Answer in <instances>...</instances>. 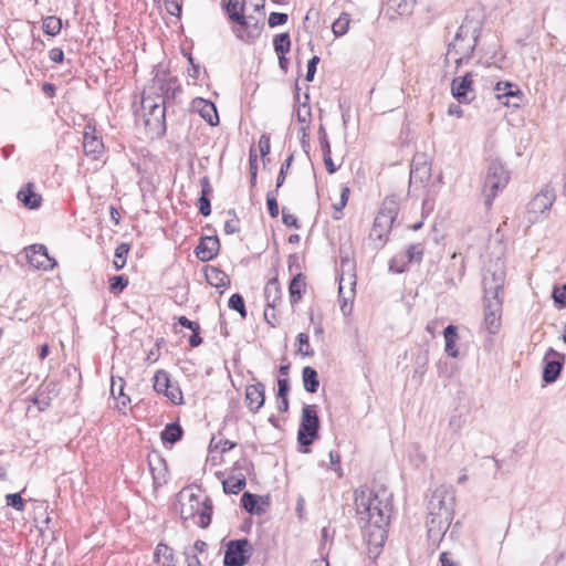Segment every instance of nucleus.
<instances>
[{
    "instance_id": "nucleus-36",
    "label": "nucleus",
    "mask_w": 566,
    "mask_h": 566,
    "mask_svg": "<svg viewBox=\"0 0 566 566\" xmlns=\"http://www.w3.org/2000/svg\"><path fill=\"white\" fill-rule=\"evenodd\" d=\"M154 557L157 563H161V566H175L174 551L164 543L156 546Z\"/></svg>"
},
{
    "instance_id": "nucleus-52",
    "label": "nucleus",
    "mask_w": 566,
    "mask_h": 566,
    "mask_svg": "<svg viewBox=\"0 0 566 566\" xmlns=\"http://www.w3.org/2000/svg\"><path fill=\"white\" fill-rule=\"evenodd\" d=\"M237 446L235 442L230 441L228 439L219 440L216 442V438L213 437L210 441L209 449L212 451L213 449H220L221 453H226L230 450H232Z\"/></svg>"
},
{
    "instance_id": "nucleus-5",
    "label": "nucleus",
    "mask_w": 566,
    "mask_h": 566,
    "mask_svg": "<svg viewBox=\"0 0 566 566\" xmlns=\"http://www.w3.org/2000/svg\"><path fill=\"white\" fill-rule=\"evenodd\" d=\"M484 292V325L486 331L495 335L501 328L502 298L499 294L503 290V272L486 273L483 276Z\"/></svg>"
},
{
    "instance_id": "nucleus-7",
    "label": "nucleus",
    "mask_w": 566,
    "mask_h": 566,
    "mask_svg": "<svg viewBox=\"0 0 566 566\" xmlns=\"http://www.w3.org/2000/svg\"><path fill=\"white\" fill-rule=\"evenodd\" d=\"M509 180L510 172L504 165L499 159L491 160L482 187L486 208L492 206L493 200L507 186Z\"/></svg>"
},
{
    "instance_id": "nucleus-64",
    "label": "nucleus",
    "mask_w": 566,
    "mask_h": 566,
    "mask_svg": "<svg viewBox=\"0 0 566 566\" xmlns=\"http://www.w3.org/2000/svg\"><path fill=\"white\" fill-rule=\"evenodd\" d=\"M439 562L441 566H461L459 562L450 558V553L448 552H442L440 554Z\"/></svg>"
},
{
    "instance_id": "nucleus-13",
    "label": "nucleus",
    "mask_w": 566,
    "mask_h": 566,
    "mask_svg": "<svg viewBox=\"0 0 566 566\" xmlns=\"http://www.w3.org/2000/svg\"><path fill=\"white\" fill-rule=\"evenodd\" d=\"M83 149L84 154L92 159H98L104 154L105 146L101 134L96 129L94 119H90L83 132Z\"/></svg>"
},
{
    "instance_id": "nucleus-20",
    "label": "nucleus",
    "mask_w": 566,
    "mask_h": 566,
    "mask_svg": "<svg viewBox=\"0 0 566 566\" xmlns=\"http://www.w3.org/2000/svg\"><path fill=\"white\" fill-rule=\"evenodd\" d=\"M387 526L388 525L380 526L378 524H371V527H363L369 545V554H373L375 557L380 553V549L387 538Z\"/></svg>"
},
{
    "instance_id": "nucleus-4",
    "label": "nucleus",
    "mask_w": 566,
    "mask_h": 566,
    "mask_svg": "<svg viewBox=\"0 0 566 566\" xmlns=\"http://www.w3.org/2000/svg\"><path fill=\"white\" fill-rule=\"evenodd\" d=\"M482 25L481 20L465 15L458 28L452 42L448 45V54L457 56V67L468 64L472 59L482 33Z\"/></svg>"
},
{
    "instance_id": "nucleus-51",
    "label": "nucleus",
    "mask_w": 566,
    "mask_h": 566,
    "mask_svg": "<svg viewBox=\"0 0 566 566\" xmlns=\"http://www.w3.org/2000/svg\"><path fill=\"white\" fill-rule=\"evenodd\" d=\"M407 264L405 255H396L389 262V271L394 273H402L406 271Z\"/></svg>"
},
{
    "instance_id": "nucleus-58",
    "label": "nucleus",
    "mask_w": 566,
    "mask_h": 566,
    "mask_svg": "<svg viewBox=\"0 0 566 566\" xmlns=\"http://www.w3.org/2000/svg\"><path fill=\"white\" fill-rule=\"evenodd\" d=\"M318 63H319V56H317V55H314L313 57H311L308 60L307 71H306V75H305V80L307 82H312L314 80Z\"/></svg>"
},
{
    "instance_id": "nucleus-34",
    "label": "nucleus",
    "mask_w": 566,
    "mask_h": 566,
    "mask_svg": "<svg viewBox=\"0 0 566 566\" xmlns=\"http://www.w3.org/2000/svg\"><path fill=\"white\" fill-rule=\"evenodd\" d=\"M212 511H213V504L210 497H206L203 502H201V506H199L197 511V515L199 520L196 522V524L200 528H207L211 523L212 517Z\"/></svg>"
},
{
    "instance_id": "nucleus-2",
    "label": "nucleus",
    "mask_w": 566,
    "mask_h": 566,
    "mask_svg": "<svg viewBox=\"0 0 566 566\" xmlns=\"http://www.w3.org/2000/svg\"><path fill=\"white\" fill-rule=\"evenodd\" d=\"M390 496L391 494L386 490L381 492H375L369 489L355 491V506L360 527H371V524L389 525L391 512Z\"/></svg>"
},
{
    "instance_id": "nucleus-40",
    "label": "nucleus",
    "mask_w": 566,
    "mask_h": 566,
    "mask_svg": "<svg viewBox=\"0 0 566 566\" xmlns=\"http://www.w3.org/2000/svg\"><path fill=\"white\" fill-rule=\"evenodd\" d=\"M350 23V15L347 12L340 13V15L333 22L332 31L336 38L343 36L348 32Z\"/></svg>"
},
{
    "instance_id": "nucleus-19",
    "label": "nucleus",
    "mask_w": 566,
    "mask_h": 566,
    "mask_svg": "<svg viewBox=\"0 0 566 566\" xmlns=\"http://www.w3.org/2000/svg\"><path fill=\"white\" fill-rule=\"evenodd\" d=\"M220 251V241L217 235H206L200 238L195 248V254L201 262L213 260Z\"/></svg>"
},
{
    "instance_id": "nucleus-45",
    "label": "nucleus",
    "mask_w": 566,
    "mask_h": 566,
    "mask_svg": "<svg viewBox=\"0 0 566 566\" xmlns=\"http://www.w3.org/2000/svg\"><path fill=\"white\" fill-rule=\"evenodd\" d=\"M423 253H424L423 244L422 243H413L407 248L406 253L403 255L407 259V263H411V262H420L422 260Z\"/></svg>"
},
{
    "instance_id": "nucleus-31",
    "label": "nucleus",
    "mask_w": 566,
    "mask_h": 566,
    "mask_svg": "<svg viewBox=\"0 0 566 566\" xmlns=\"http://www.w3.org/2000/svg\"><path fill=\"white\" fill-rule=\"evenodd\" d=\"M305 292V276L302 273H297L293 276L289 284V293L291 304L294 305L302 298Z\"/></svg>"
},
{
    "instance_id": "nucleus-43",
    "label": "nucleus",
    "mask_w": 566,
    "mask_h": 566,
    "mask_svg": "<svg viewBox=\"0 0 566 566\" xmlns=\"http://www.w3.org/2000/svg\"><path fill=\"white\" fill-rule=\"evenodd\" d=\"M228 306L230 310L238 312L241 318L244 319L247 317L245 302L240 293H234L230 296Z\"/></svg>"
},
{
    "instance_id": "nucleus-16",
    "label": "nucleus",
    "mask_w": 566,
    "mask_h": 566,
    "mask_svg": "<svg viewBox=\"0 0 566 566\" xmlns=\"http://www.w3.org/2000/svg\"><path fill=\"white\" fill-rule=\"evenodd\" d=\"M27 259L31 266L39 270H53L57 262L51 258L44 244H32L25 249Z\"/></svg>"
},
{
    "instance_id": "nucleus-59",
    "label": "nucleus",
    "mask_w": 566,
    "mask_h": 566,
    "mask_svg": "<svg viewBox=\"0 0 566 566\" xmlns=\"http://www.w3.org/2000/svg\"><path fill=\"white\" fill-rule=\"evenodd\" d=\"M289 391H290V380H289V378L280 377L277 379V394H276L277 399L279 398L287 397Z\"/></svg>"
},
{
    "instance_id": "nucleus-21",
    "label": "nucleus",
    "mask_w": 566,
    "mask_h": 566,
    "mask_svg": "<svg viewBox=\"0 0 566 566\" xmlns=\"http://www.w3.org/2000/svg\"><path fill=\"white\" fill-rule=\"evenodd\" d=\"M265 402V386L258 381L245 388V403L252 413H256Z\"/></svg>"
},
{
    "instance_id": "nucleus-38",
    "label": "nucleus",
    "mask_w": 566,
    "mask_h": 566,
    "mask_svg": "<svg viewBox=\"0 0 566 566\" xmlns=\"http://www.w3.org/2000/svg\"><path fill=\"white\" fill-rule=\"evenodd\" d=\"M241 505L250 514L259 515L264 512V510L259 505V496L250 492H244L242 494Z\"/></svg>"
},
{
    "instance_id": "nucleus-9",
    "label": "nucleus",
    "mask_w": 566,
    "mask_h": 566,
    "mask_svg": "<svg viewBox=\"0 0 566 566\" xmlns=\"http://www.w3.org/2000/svg\"><path fill=\"white\" fill-rule=\"evenodd\" d=\"M145 127L153 137L160 138L166 134V104L142 98Z\"/></svg>"
},
{
    "instance_id": "nucleus-42",
    "label": "nucleus",
    "mask_w": 566,
    "mask_h": 566,
    "mask_svg": "<svg viewBox=\"0 0 566 566\" xmlns=\"http://www.w3.org/2000/svg\"><path fill=\"white\" fill-rule=\"evenodd\" d=\"M62 21L54 15L46 17L42 20V30L48 35L54 36L60 33Z\"/></svg>"
},
{
    "instance_id": "nucleus-6",
    "label": "nucleus",
    "mask_w": 566,
    "mask_h": 566,
    "mask_svg": "<svg viewBox=\"0 0 566 566\" xmlns=\"http://www.w3.org/2000/svg\"><path fill=\"white\" fill-rule=\"evenodd\" d=\"M180 92L178 78L165 71H157L149 84L144 88L142 98L153 99L157 103L168 104Z\"/></svg>"
},
{
    "instance_id": "nucleus-61",
    "label": "nucleus",
    "mask_w": 566,
    "mask_h": 566,
    "mask_svg": "<svg viewBox=\"0 0 566 566\" xmlns=\"http://www.w3.org/2000/svg\"><path fill=\"white\" fill-rule=\"evenodd\" d=\"M259 148L261 153V157L264 158L270 154L271 150V143L270 137L266 135H262L259 140Z\"/></svg>"
},
{
    "instance_id": "nucleus-10",
    "label": "nucleus",
    "mask_w": 566,
    "mask_h": 566,
    "mask_svg": "<svg viewBox=\"0 0 566 566\" xmlns=\"http://www.w3.org/2000/svg\"><path fill=\"white\" fill-rule=\"evenodd\" d=\"M399 207L395 200H385L374 220L370 235L380 240L382 243L387 240V234L398 216Z\"/></svg>"
},
{
    "instance_id": "nucleus-15",
    "label": "nucleus",
    "mask_w": 566,
    "mask_h": 566,
    "mask_svg": "<svg viewBox=\"0 0 566 566\" xmlns=\"http://www.w3.org/2000/svg\"><path fill=\"white\" fill-rule=\"evenodd\" d=\"M566 355L549 347L543 359V380L546 384L555 382L563 370Z\"/></svg>"
},
{
    "instance_id": "nucleus-41",
    "label": "nucleus",
    "mask_w": 566,
    "mask_h": 566,
    "mask_svg": "<svg viewBox=\"0 0 566 566\" xmlns=\"http://www.w3.org/2000/svg\"><path fill=\"white\" fill-rule=\"evenodd\" d=\"M273 48L277 55H285L291 50V38L287 32L276 34L273 39Z\"/></svg>"
},
{
    "instance_id": "nucleus-3",
    "label": "nucleus",
    "mask_w": 566,
    "mask_h": 566,
    "mask_svg": "<svg viewBox=\"0 0 566 566\" xmlns=\"http://www.w3.org/2000/svg\"><path fill=\"white\" fill-rule=\"evenodd\" d=\"M245 2L247 0H222L221 7L233 23L231 31L234 36L245 44H254L262 34L264 22L245 14Z\"/></svg>"
},
{
    "instance_id": "nucleus-24",
    "label": "nucleus",
    "mask_w": 566,
    "mask_h": 566,
    "mask_svg": "<svg viewBox=\"0 0 566 566\" xmlns=\"http://www.w3.org/2000/svg\"><path fill=\"white\" fill-rule=\"evenodd\" d=\"M148 465L153 474L154 483H165L167 479V464L165 459L158 453L149 454Z\"/></svg>"
},
{
    "instance_id": "nucleus-39",
    "label": "nucleus",
    "mask_w": 566,
    "mask_h": 566,
    "mask_svg": "<svg viewBox=\"0 0 566 566\" xmlns=\"http://www.w3.org/2000/svg\"><path fill=\"white\" fill-rule=\"evenodd\" d=\"M170 377L166 370L159 369L155 373L153 387L157 394L164 395L170 388Z\"/></svg>"
},
{
    "instance_id": "nucleus-44",
    "label": "nucleus",
    "mask_w": 566,
    "mask_h": 566,
    "mask_svg": "<svg viewBox=\"0 0 566 566\" xmlns=\"http://www.w3.org/2000/svg\"><path fill=\"white\" fill-rule=\"evenodd\" d=\"M128 252H129V245L127 243H120L117 245V248L115 249V254H114V260H113V264L116 270H122L125 266Z\"/></svg>"
},
{
    "instance_id": "nucleus-27",
    "label": "nucleus",
    "mask_w": 566,
    "mask_h": 566,
    "mask_svg": "<svg viewBox=\"0 0 566 566\" xmlns=\"http://www.w3.org/2000/svg\"><path fill=\"white\" fill-rule=\"evenodd\" d=\"M282 291L277 277L270 279L264 287L266 307L274 310L281 302Z\"/></svg>"
},
{
    "instance_id": "nucleus-25",
    "label": "nucleus",
    "mask_w": 566,
    "mask_h": 566,
    "mask_svg": "<svg viewBox=\"0 0 566 566\" xmlns=\"http://www.w3.org/2000/svg\"><path fill=\"white\" fill-rule=\"evenodd\" d=\"M201 185V196L199 197L197 201V207L199 210V213L203 217H208L211 214V202H210V196L212 193V187L210 185L209 178L203 177L200 180Z\"/></svg>"
},
{
    "instance_id": "nucleus-12",
    "label": "nucleus",
    "mask_w": 566,
    "mask_h": 566,
    "mask_svg": "<svg viewBox=\"0 0 566 566\" xmlns=\"http://www.w3.org/2000/svg\"><path fill=\"white\" fill-rule=\"evenodd\" d=\"M555 201V192L552 188L545 187L527 205V220L531 223L541 221L551 210Z\"/></svg>"
},
{
    "instance_id": "nucleus-18",
    "label": "nucleus",
    "mask_w": 566,
    "mask_h": 566,
    "mask_svg": "<svg viewBox=\"0 0 566 566\" xmlns=\"http://www.w3.org/2000/svg\"><path fill=\"white\" fill-rule=\"evenodd\" d=\"M494 91L496 98L505 106H518L522 101V91L511 82H497Z\"/></svg>"
},
{
    "instance_id": "nucleus-50",
    "label": "nucleus",
    "mask_w": 566,
    "mask_h": 566,
    "mask_svg": "<svg viewBox=\"0 0 566 566\" xmlns=\"http://www.w3.org/2000/svg\"><path fill=\"white\" fill-rule=\"evenodd\" d=\"M228 214L231 217L230 219H228L226 222H224V232L227 234H234V233H238L240 231V227H239V219L237 217V213L234 210H229L228 211Z\"/></svg>"
},
{
    "instance_id": "nucleus-49",
    "label": "nucleus",
    "mask_w": 566,
    "mask_h": 566,
    "mask_svg": "<svg viewBox=\"0 0 566 566\" xmlns=\"http://www.w3.org/2000/svg\"><path fill=\"white\" fill-rule=\"evenodd\" d=\"M298 348L297 353L303 356H313L314 350L310 347V339L308 335L305 333H300L296 337Z\"/></svg>"
},
{
    "instance_id": "nucleus-54",
    "label": "nucleus",
    "mask_w": 566,
    "mask_h": 566,
    "mask_svg": "<svg viewBox=\"0 0 566 566\" xmlns=\"http://www.w3.org/2000/svg\"><path fill=\"white\" fill-rule=\"evenodd\" d=\"M6 503L8 506L22 512L24 510V501L20 493H9L6 495Z\"/></svg>"
},
{
    "instance_id": "nucleus-55",
    "label": "nucleus",
    "mask_w": 566,
    "mask_h": 566,
    "mask_svg": "<svg viewBox=\"0 0 566 566\" xmlns=\"http://www.w3.org/2000/svg\"><path fill=\"white\" fill-rule=\"evenodd\" d=\"M552 297L559 308L566 307V284L555 287Z\"/></svg>"
},
{
    "instance_id": "nucleus-62",
    "label": "nucleus",
    "mask_w": 566,
    "mask_h": 566,
    "mask_svg": "<svg viewBox=\"0 0 566 566\" xmlns=\"http://www.w3.org/2000/svg\"><path fill=\"white\" fill-rule=\"evenodd\" d=\"M388 7L394 9L399 14L403 13L405 7L407 6L406 0H382Z\"/></svg>"
},
{
    "instance_id": "nucleus-57",
    "label": "nucleus",
    "mask_w": 566,
    "mask_h": 566,
    "mask_svg": "<svg viewBox=\"0 0 566 566\" xmlns=\"http://www.w3.org/2000/svg\"><path fill=\"white\" fill-rule=\"evenodd\" d=\"M165 6L169 14L180 17L182 10L181 0H165Z\"/></svg>"
},
{
    "instance_id": "nucleus-56",
    "label": "nucleus",
    "mask_w": 566,
    "mask_h": 566,
    "mask_svg": "<svg viewBox=\"0 0 566 566\" xmlns=\"http://www.w3.org/2000/svg\"><path fill=\"white\" fill-rule=\"evenodd\" d=\"M289 15L284 12H271L268 19V23L270 28H275L279 25H283L287 22Z\"/></svg>"
},
{
    "instance_id": "nucleus-28",
    "label": "nucleus",
    "mask_w": 566,
    "mask_h": 566,
    "mask_svg": "<svg viewBox=\"0 0 566 566\" xmlns=\"http://www.w3.org/2000/svg\"><path fill=\"white\" fill-rule=\"evenodd\" d=\"M443 337H444V352L452 358L459 357V349L457 348V340L459 338L458 335V327L455 325H448L443 329Z\"/></svg>"
},
{
    "instance_id": "nucleus-63",
    "label": "nucleus",
    "mask_w": 566,
    "mask_h": 566,
    "mask_svg": "<svg viewBox=\"0 0 566 566\" xmlns=\"http://www.w3.org/2000/svg\"><path fill=\"white\" fill-rule=\"evenodd\" d=\"M49 59L54 63H62L64 61V52L60 48H53L49 51Z\"/></svg>"
},
{
    "instance_id": "nucleus-30",
    "label": "nucleus",
    "mask_w": 566,
    "mask_h": 566,
    "mask_svg": "<svg viewBox=\"0 0 566 566\" xmlns=\"http://www.w3.org/2000/svg\"><path fill=\"white\" fill-rule=\"evenodd\" d=\"M198 105H201L199 108L200 116L211 126H216L219 123V116L217 112V107L212 102L206 101L203 98H198L196 102Z\"/></svg>"
},
{
    "instance_id": "nucleus-8",
    "label": "nucleus",
    "mask_w": 566,
    "mask_h": 566,
    "mask_svg": "<svg viewBox=\"0 0 566 566\" xmlns=\"http://www.w3.org/2000/svg\"><path fill=\"white\" fill-rule=\"evenodd\" d=\"M321 422L316 405H305L302 409L301 422L297 430L300 450L308 452V447L319 437Z\"/></svg>"
},
{
    "instance_id": "nucleus-17",
    "label": "nucleus",
    "mask_w": 566,
    "mask_h": 566,
    "mask_svg": "<svg viewBox=\"0 0 566 566\" xmlns=\"http://www.w3.org/2000/svg\"><path fill=\"white\" fill-rule=\"evenodd\" d=\"M451 93L460 104L471 103L475 98L472 73L468 72L463 76L453 78Z\"/></svg>"
},
{
    "instance_id": "nucleus-48",
    "label": "nucleus",
    "mask_w": 566,
    "mask_h": 566,
    "mask_svg": "<svg viewBox=\"0 0 566 566\" xmlns=\"http://www.w3.org/2000/svg\"><path fill=\"white\" fill-rule=\"evenodd\" d=\"M279 190H270L266 192V207L271 218H277L280 210L277 203Z\"/></svg>"
},
{
    "instance_id": "nucleus-32",
    "label": "nucleus",
    "mask_w": 566,
    "mask_h": 566,
    "mask_svg": "<svg viewBox=\"0 0 566 566\" xmlns=\"http://www.w3.org/2000/svg\"><path fill=\"white\" fill-rule=\"evenodd\" d=\"M184 430L178 422H171L166 424L165 429L160 432V438L164 444H175L181 440Z\"/></svg>"
},
{
    "instance_id": "nucleus-47",
    "label": "nucleus",
    "mask_w": 566,
    "mask_h": 566,
    "mask_svg": "<svg viewBox=\"0 0 566 566\" xmlns=\"http://www.w3.org/2000/svg\"><path fill=\"white\" fill-rule=\"evenodd\" d=\"M108 283L109 292L117 295L126 289L128 285V279L124 275H114L109 277Z\"/></svg>"
},
{
    "instance_id": "nucleus-46",
    "label": "nucleus",
    "mask_w": 566,
    "mask_h": 566,
    "mask_svg": "<svg viewBox=\"0 0 566 566\" xmlns=\"http://www.w3.org/2000/svg\"><path fill=\"white\" fill-rule=\"evenodd\" d=\"M293 160H294V155L290 154L285 158V160L281 164L280 171H279V175L276 177L275 189L279 190L284 185L285 179H286V175L289 172V169L292 166Z\"/></svg>"
},
{
    "instance_id": "nucleus-22",
    "label": "nucleus",
    "mask_w": 566,
    "mask_h": 566,
    "mask_svg": "<svg viewBox=\"0 0 566 566\" xmlns=\"http://www.w3.org/2000/svg\"><path fill=\"white\" fill-rule=\"evenodd\" d=\"M431 178V166L424 156H416L410 165V184H424Z\"/></svg>"
},
{
    "instance_id": "nucleus-11",
    "label": "nucleus",
    "mask_w": 566,
    "mask_h": 566,
    "mask_svg": "<svg viewBox=\"0 0 566 566\" xmlns=\"http://www.w3.org/2000/svg\"><path fill=\"white\" fill-rule=\"evenodd\" d=\"M253 554V546L248 538L231 539L228 542L223 564L224 566H244Z\"/></svg>"
},
{
    "instance_id": "nucleus-26",
    "label": "nucleus",
    "mask_w": 566,
    "mask_h": 566,
    "mask_svg": "<svg viewBox=\"0 0 566 566\" xmlns=\"http://www.w3.org/2000/svg\"><path fill=\"white\" fill-rule=\"evenodd\" d=\"M205 277L211 286L217 289L227 287L230 285V279L226 272L212 265L205 266Z\"/></svg>"
},
{
    "instance_id": "nucleus-14",
    "label": "nucleus",
    "mask_w": 566,
    "mask_h": 566,
    "mask_svg": "<svg viewBox=\"0 0 566 566\" xmlns=\"http://www.w3.org/2000/svg\"><path fill=\"white\" fill-rule=\"evenodd\" d=\"M340 268H342V274L339 276V287H338V294L339 297L343 298L344 303L342 304L340 308L343 313H345V308L348 301H352L355 293V286H356V275L352 273L354 270V264L348 259H342L340 260Z\"/></svg>"
},
{
    "instance_id": "nucleus-29",
    "label": "nucleus",
    "mask_w": 566,
    "mask_h": 566,
    "mask_svg": "<svg viewBox=\"0 0 566 566\" xmlns=\"http://www.w3.org/2000/svg\"><path fill=\"white\" fill-rule=\"evenodd\" d=\"M125 380L122 377H112L111 394L117 400V408L123 410L130 402L129 396L125 395Z\"/></svg>"
},
{
    "instance_id": "nucleus-1",
    "label": "nucleus",
    "mask_w": 566,
    "mask_h": 566,
    "mask_svg": "<svg viewBox=\"0 0 566 566\" xmlns=\"http://www.w3.org/2000/svg\"><path fill=\"white\" fill-rule=\"evenodd\" d=\"M454 494L447 488H437L428 502L427 535L433 547H438L449 530L454 513Z\"/></svg>"
},
{
    "instance_id": "nucleus-35",
    "label": "nucleus",
    "mask_w": 566,
    "mask_h": 566,
    "mask_svg": "<svg viewBox=\"0 0 566 566\" xmlns=\"http://www.w3.org/2000/svg\"><path fill=\"white\" fill-rule=\"evenodd\" d=\"M222 485L224 493L238 494L245 488L247 479L242 473L239 475H230L222 482Z\"/></svg>"
},
{
    "instance_id": "nucleus-53",
    "label": "nucleus",
    "mask_w": 566,
    "mask_h": 566,
    "mask_svg": "<svg viewBox=\"0 0 566 566\" xmlns=\"http://www.w3.org/2000/svg\"><path fill=\"white\" fill-rule=\"evenodd\" d=\"M164 396L175 405H181L184 402L182 391L178 385L174 386L170 384V388L164 392Z\"/></svg>"
},
{
    "instance_id": "nucleus-23",
    "label": "nucleus",
    "mask_w": 566,
    "mask_h": 566,
    "mask_svg": "<svg viewBox=\"0 0 566 566\" xmlns=\"http://www.w3.org/2000/svg\"><path fill=\"white\" fill-rule=\"evenodd\" d=\"M17 198L25 208L31 210L40 208L42 203V197L40 193L35 192L34 185L32 182H28L22 189H20Z\"/></svg>"
},
{
    "instance_id": "nucleus-37",
    "label": "nucleus",
    "mask_w": 566,
    "mask_h": 566,
    "mask_svg": "<svg viewBox=\"0 0 566 566\" xmlns=\"http://www.w3.org/2000/svg\"><path fill=\"white\" fill-rule=\"evenodd\" d=\"M201 506V501L199 496L191 494L189 496L188 503L181 504L180 507V517L184 521H188L197 515V511Z\"/></svg>"
},
{
    "instance_id": "nucleus-60",
    "label": "nucleus",
    "mask_w": 566,
    "mask_h": 566,
    "mask_svg": "<svg viewBox=\"0 0 566 566\" xmlns=\"http://www.w3.org/2000/svg\"><path fill=\"white\" fill-rule=\"evenodd\" d=\"M282 221L286 227H293L295 229L301 228L298 219L295 216L285 212V209L282 211Z\"/></svg>"
},
{
    "instance_id": "nucleus-33",
    "label": "nucleus",
    "mask_w": 566,
    "mask_h": 566,
    "mask_svg": "<svg viewBox=\"0 0 566 566\" xmlns=\"http://www.w3.org/2000/svg\"><path fill=\"white\" fill-rule=\"evenodd\" d=\"M302 379L304 389L310 394H315L319 387L318 374L311 367L305 366L302 370Z\"/></svg>"
}]
</instances>
